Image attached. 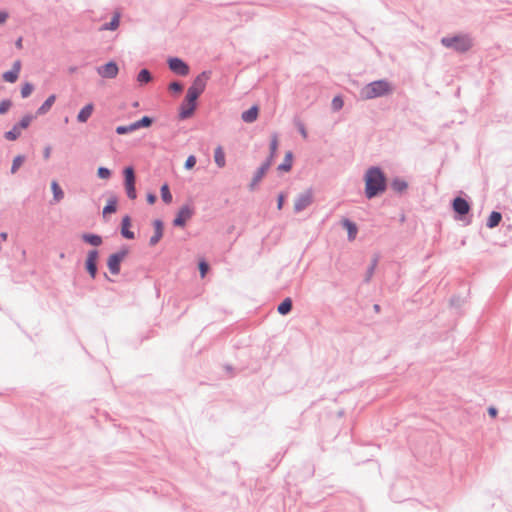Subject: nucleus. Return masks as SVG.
<instances>
[{"label": "nucleus", "instance_id": "nucleus-1", "mask_svg": "<svg viewBox=\"0 0 512 512\" xmlns=\"http://www.w3.org/2000/svg\"><path fill=\"white\" fill-rule=\"evenodd\" d=\"M365 196L367 199H373L383 194L387 189V177L378 166H372L367 169L364 175Z\"/></svg>", "mask_w": 512, "mask_h": 512}, {"label": "nucleus", "instance_id": "nucleus-2", "mask_svg": "<svg viewBox=\"0 0 512 512\" xmlns=\"http://www.w3.org/2000/svg\"><path fill=\"white\" fill-rule=\"evenodd\" d=\"M393 92L391 83L386 79L372 81L363 86L359 91L362 100H371L390 95Z\"/></svg>", "mask_w": 512, "mask_h": 512}, {"label": "nucleus", "instance_id": "nucleus-3", "mask_svg": "<svg viewBox=\"0 0 512 512\" xmlns=\"http://www.w3.org/2000/svg\"><path fill=\"white\" fill-rule=\"evenodd\" d=\"M440 43L445 48L460 54L468 52L474 45L473 38L467 33L442 37Z\"/></svg>", "mask_w": 512, "mask_h": 512}, {"label": "nucleus", "instance_id": "nucleus-4", "mask_svg": "<svg viewBox=\"0 0 512 512\" xmlns=\"http://www.w3.org/2000/svg\"><path fill=\"white\" fill-rule=\"evenodd\" d=\"M211 75L212 72L210 70H205L195 77L186 93L189 99L198 100L199 96L205 91L207 81L210 79Z\"/></svg>", "mask_w": 512, "mask_h": 512}, {"label": "nucleus", "instance_id": "nucleus-5", "mask_svg": "<svg viewBox=\"0 0 512 512\" xmlns=\"http://www.w3.org/2000/svg\"><path fill=\"white\" fill-rule=\"evenodd\" d=\"M129 254V248L127 246L121 247L119 251L111 254L107 259V266L112 275H118L121 270V262Z\"/></svg>", "mask_w": 512, "mask_h": 512}, {"label": "nucleus", "instance_id": "nucleus-6", "mask_svg": "<svg viewBox=\"0 0 512 512\" xmlns=\"http://www.w3.org/2000/svg\"><path fill=\"white\" fill-rule=\"evenodd\" d=\"M124 175V186L127 197L131 200L137 198V192L135 188L136 176L132 166L125 167L123 170Z\"/></svg>", "mask_w": 512, "mask_h": 512}, {"label": "nucleus", "instance_id": "nucleus-7", "mask_svg": "<svg viewBox=\"0 0 512 512\" xmlns=\"http://www.w3.org/2000/svg\"><path fill=\"white\" fill-rule=\"evenodd\" d=\"M167 64L169 69L176 75L187 76L190 72L189 65L179 57H169Z\"/></svg>", "mask_w": 512, "mask_h": 512}, {"label": "nucleus", "instance_id": "nucleus-8", "mask_svg": "<svg viewBox=\"0 0 512 512\" xmlns=\"http://www.w3.org/2000/svg\"><path fill=\"white\" fill-rule=\"evenodd\" d=\"M452 208L456 215L455 218L457 220H464L465 216L469 213L471 206L466 199L457 196L452 201Z\"/></svg>", "mask_w": 512, "mask_h": 512}, {"label": "nucleus", "instance_id": "nucleus-9", "mask_svg": "<svg viewBox=\"0 0 512 512\" xmlns=\"http://www.w3.org/2000/svg\"><path fill=\"white\" fill-rule=\"evenodd\" d=\"M194 213V208L189 204L181 206L173 220V225L175 227H185L186 222L192 218Z\"/></svg>", "mask_w": 512, "mask_h": 512}, {"label": "nucleus", "instance_id": "nucleus-10", "mask_svg": "<svg viewBox=\"0 0 512 512\" xmlns=\"http://www.w3.org/2000/svg\"><path fill=\"white\" fill-rule=\"evenodd\" d=\"M197 108V100L189 99V96H185L183 102L179 106V120H186L193 116Z\"/></svg>", "mask_w": 512, "mask_h": 512}, {"label": "nucleus", "instance_id": "nucleus-11", "mask_svg": "<svg viewBox=\"0 0 512 512\" xmlns=\"http://www.w3.org/2000/svg\"><path fill=\"white\" fill-rule=\"evenodd\" d=\"M98 259L99 251L97 249L88 251L87 258L85 261V269L92 279H95L98 273Z\"/></svg>", "mask_w": 512, "mask_h": 512}, {"label": "nucleus", "instance_id": "nucleus-12", "mask_svg": "<svg viewBox=\"0 0 512 512\" xmlns=\"http://www.w3.org/2000/svg\"><path fill=\"white\" fill-rule=\"evenodd\" d=\"M313 202V193L311 189L300 193L294 203V211L299 213L306 209Z\"/></svg>", "mask_w": 512, "mask_h": 512}, {"label": "nucleus", "instance_id": "nucleus-13", "mask_svg": "<svg viewBox=\"0 0 512 512\" xmlns=\"http://www.w3.org/2000/svg\"><path fill=\"white\" fill-rule=\"evenodd\" d=\"M96 70L97 73L105 79H113L117 76L119 72L118 65L113 60L105 63L104 65L98 66Z\"/></svg>", "mask_w": 512, "mask_h": 512}, {"label": "nucleus", "instance_id": "nucleus-14", "mask_svg": "<svg viewBox=\"0 0 512 512\" xmlns=\"http://www.w3.org/2000/svg\"><path fill=\"white\" fill-rule=\"evenodd\" d=\"M272 157H267V159L261 164V166L257 169L255 172L250 184L249 189L253 191L255 187L258 185V183L262 180L266 172L269 170V168L272 165Z\"/></svg>", "mask_w": 512, "mask_h": 512}, {"label": "nucleus", "instance_id": "nucleus-15", "mask_svg": "<svg viewBox=\"0 0 512 512\" xmlns=\"http://www.w3.org/2000/svg\"><path fill=\"white\" fill-rule=\"evenodd\" d=\"M20 70H21V61L16 60L12 65V69L4 72L2 77L8 83H15L19 77Z\"/></svg>", "mask_w": 512, "mask_h": 512}, {"label": "nucleus", "instance_id": "nucleus-16", "mask_svg": "<svg viewBox=\"0 0 512 512\" xmlns=\"http://www.w3.org/2000/svg\"><path fill=\"white\" fill-rule=\"evenodd\" d=\"M154 234L150 237L149 245L155 246L163 237L164 224L162 220L156 219L153 221Z\"/></svg>", "mask_w": 512, "mask_h": 512}, {"label": "nucleus", "instance_id": "nucleus-17", "mask_svg": "<svg viewBox=\"0 0 512 512\" xmlns=\"http://www.w3.org/2000/svg\"><path fill=\"white\" fill-rule=\"evenodd\" d=\"M130 226H131V217L129 215H125L121 221L120 233L123 238L132 240L135 238V234L133 231L130 230Z\"/></svg>", "mask_w": 512, "mask_h": 512}, {"label": "nucleus", "instance_id": "nucleus-18", "mask_svg": "<svg viewBox=\"0 0 512 512\" xmlns=\"http://www.w3.org/2000/svg\"><path fill=\"white\" fill-rule=\"evenodd\" d=\"M94 111V105L93 103H88L85 105L78 113L77 115V121L79 123H86L88 119L91 117L92 113Z\"/></svg>", "mask_w": 512, "mask_h": 512}, {"label": "nucleus", "instance_id": "nucleus-19", "mask_svg": "<svg viewBox=\"0 0 512 512\" xmlns=\"http://www.w3.org/2000/svg\"><path fill=\"white\" fill-rule=\"evenodd\" d=\"M342 226L347 230L348 239L350 241L356 238L358 227L357 225L348 218L342 220Z\"/></svg>", "mask_w": 512, "mask_h": 512}, {"label": "nucleus", "instance_id": "nucleus-20", "mask_svg": "<svg viewBox=\"0 0 512 512\" xmlns=\"http://www.w3.org/2000/svg\"><path fill=\"white\" fill-rule=\"evenodd\" d=\"M81 239L94 247H98L103 243V239L100 235L94 233H83Z\"/></svg>", "mask_w": 512, "mask_h": 512}, {"label": "nucleus", "instance_id": "nucleus-21", "mask_svg": "<svg viewBox=\"0 0 512 512\" xmlns=\"http://www.w3.org/2000/svg\"><path fill=\"white\" fill-rule=\"evenodd\" d=\"M258 113V107L254 105L242 113L241 119L246 123H252L257 119Z\"/></svg>", "mask_w": 512, "mask_h": 512}, {"label": "nucleus", "instance_id": "nucleus-22", "mask_svg": "<svg viewBox=\"0 0 512 512\" xmlns=\"http://www.w3.org/2000/svg\"><path fill=\"white\" fill-rule=\"evenodd\" d=\"M391 189L396 193H403L408 188V183L399 177L394 178L390 183Z\"/></svg>", "mask_w": 512, "mask_h": 512}, {"label": "nucleus", "instance_id": "nucleus-23", "mask_svg": "<svg viewBox=\"0 0 512 512\" xmlns=\"http://www.w3.org/2000/svg\"><path fill=\"white\" fill-rule=\"evenodd\" d=\"M56 100V96L54 94L50 95L44 103L37 109L36 116L45 115L52 107Z\"/></svg>", "mask_w": 512, "mask_h": 512}, {"label": "nucleus", "instance_id": "nucleus-24", "mask_svg": "<svg viewBox=\"0 0 512 512\" xmlns=\"http://www.w3.org/2000/svg\"><path fill=\"white\" fill-rule=\"evenodd\" d=\"M214 161L219 168H223L226 164L225 153L220 145L215 148Z\"/></svg>", "mask_w": 512, "mask_h": 512}, {"label": "nucleus", "instance_id": "nucleus-25", "mask_svg": "<svg viewBox=\"0 0 512 512\" xmlns=\"http://www.w3.org/2000/svg\"><path fill=\"white\" fill-rule=\"evenodd\" d=\"M292 158V152L288 151L285 155L283 162L280 165H278L277 170L280 172H289L292 168Z\"/></svg>", "mask_w": 512, "mask_h": 512}, {"label": "nucleus", "instance_id": "nucleus-26", "mask_svg": "<svg viewBox=\"0 0 512 512\" xmlns=\"http://www.w3.org/2000/svg\"><path fill=\"white\" fill-rule=\"evenodd\" d=\"M502 220V214L498 211H492L487 219L486 226L488 228H495Z\"/></svg>", "mask_w": 512, "mask_h": 512}, {"label": "nucleus", "instance_id": "nucleus-27", "mask_svg": "<svg viewBox=\"0 0 512 512\" xmlns=\"http://www.w3.org/2000/svg\"><path fill=\"white\" fill-rule=\"evenodd\" d=\"M293 308V302L291 298H285L277 307V311L281 315H287L291 312Z\"/></svg>", "mask_w": 512, "mask_h": 512}, {"label": "nucleus", "instance_id": "nucleus-28", "mask_svg": "<svg viewBox=\"0 0 512 512\" xmlns=\"http://www.w3.org/2000/svg\"><path fill=\"white\" fill-rule=\"evenodd\" d=\"M120 25V14L116 13L111 18V20L105 24L102 25L101 30H110L114 31L116 30Z\"/></svg>", "mask_w": 512, "mask_h": 512}, {"label": "nucleus", "instance_id": "nucleus-29", "mask_svg": "<svg viewBox=\"0 0 512 512\" xmlns=\"http://www.w3.org/2000/svg\"><path fill=\"white\" fill-rule=\"evenodd\" d=\"M51 190L53 193V199L56 202H60L64 198V192L57 181H52Z\"/></svg>", "mask_w": 512, "mask_h": 512}, {"label": "nucleus", "instance_id": "nucleus-30", "mask_svg": "<svg viewBox=\"0 0 512 512\" xmlns=\"http://www.w3.org/2000/svg\"><path fill=\"white\" fill-rule=\"evenodd\" d=\"M117 210V198L112 196L108 199L107 204L103 208V215L115 213Z\"/></svg>", "mask_w": 512, "mask_h": 512}, {"label": "nucleus", "instance_id": "nucleus-31", "mask_svg": "<svg viewBox=\"0 0 512 512\" xmlns=\"http://www.w3.org/2000/svg\"><path fill=\"white\" fill-rule=\"evenodd\" d=\"M152 79H153V77H152L151 72L146 68L141 69L137 75V81L140 84H147V83L151 82Z\"/></svg>", "mask_w": 512, "mask_h": 512}, {"label": "nucleus", "instance_id": "nucleus-32", "mask_svg": "<svg viewBox=\"0 0 512 512\" xmlns=\"http://www.w3.org/2000/svg\"><path fill=\"white\" fill-rule=\"evenodd\" d=\"M377 264H378V258L374 257L371 260L370 265L367 267V270H366V273H365V277H364V282L365 283H369L370 282V280L373 277V274L375 272Z\"/></svg>", "mask_w": 512, "mask_h": 512}, {"label": "nucleus", "instance_id": "nucleus-33", "mask_svg": "<svg viewBox=\"0 0 512 512\" xmlns=\"http://www.w3.org/2000/svg\"><path fill=\"white\" fill-rule=\"evenodd\" d=\"M154 122V119L150 116H143L141 119L135 121V127L136 129H141V128H148L150 127Z\"/></svg>", "mask_w": 512, "mask_h": 512}, {"label": "nucleus", "instance_id": "nucleus-34", "mask_svg": "<svg viewBox=\"0 0 512 512\" xmlns=\"http://www.w3.org/2000/svg\"><path fill=\"white\" fill-rule=\"evenodd\" d=\"M160 192H161V198H162L164 203L169 204V203L172 202V194L170 192V188H169V185L167 183H164L161 186Z\"/></svg>", "mask_w": 512, "mask_h": 512}, {"label": "nucleus", "instance_id": "nucleus-35", "mask_svg": "<svg viewBox=\"0 0 512 512\" xmlns=\"http://www.w3.org/2000/svg\"><path fill=\"white\" fill-rule=\"evenodd\" d=\"M136 127H135V123H131L129 125H121V126H117L116 129H115V132L118 134V135H125V134H128V133H132L134 131H136Z\"/></svg>", "mask_w": 512, "mask_h": 512}, {"label": "nucleus", "instance_id": "nucleus-36", "mask_svg": "<svg viewBox=\"0 0 512 512\" xmlns=\"http://www.w3.org/2000/svg\"><path fill=\"white\" fill-rule=\"evenodd\" d=\"M20 134V129L14 125L11 130L5 132L4 137L9 141H15L19 138Z\"/></svg>", "mask_w": 512, "mask_h": 512}, {"label": "nucleus", "instance_id": "nucleus-37", "mask_svg": "<svg viewBox=\"0 0 512 512\" xmlns=\"http://www.w3.org/2000/svg\"><path fill=\"white\" fill-rule=\"evenodd\" d=\"M34 116L31 115V114H27L25 116L22 117V119L17 123L15 124L20 130L21 129H26L29 127L30 123L32 122Z\"/></svg>", "mask_w": 512, "mask_h": 512}, {"label": "nucleus", "instance_id": "nucleus-38", "mask_svg": "<svg viewBox=\"0 0 512 512\" xmlns=\"http://www.w3.org/2000/svg\"><path fill=\"white\" fill-rule=\"evenodd\" d=\"M24 160H25V157L23 155H17L13 159L12 166H11V173L12 174L17 172L19 167L23 164Z\"/></svg>", "mask_w": 512, "mask_h": 512}, {"label": "nucleus", "instance_id": "nucleus-39", "mask_svg": "<svg viewBox=\"0 0 512 512\" xmlns=\"http://www.w3.org/2000/svg\"><path fill=\"white\" fill-rule=\"evenodd\" d=\"M34 90V86L33 84L29 83V82H26L22 88H21V96L22 98H27L31 95V93L33 92Z\"/></svg>", "mask_w": 512, "mask_h": 512}, {"label": "nucleus", "instance_id": "nucleus-40", "mask_svg": "<svg viewBox=\"0 0 512 512\" xmlns=\"http://www.w3.org/2000/svg\"><path fill=\"white\" fill-rule=\"evenodd\" d=\"M343 105H344V101L340 96H335L332 99L331 107H332L333 111H339L340 109H342Z\"/></svg>", "mask_w": 512, "mask_h": 512}, {"label": "nucleus", "instance_id": "nucleus-41", "mask_svg": "<svg viewBox=\"0 0 512 512\" xmlns=\"http://www.w3.org/2000/svg\"><path fill=\"white\" fill-rule=\"evenodd\" d=\"M97 176L100 179H109L111 177V170L107 167L101 166L97 169Z\"/></svg>", "mask_w": 512, "mask_h": 512}, {"label": "nucleus", "instance_id": "nucleus-42", "mask_svg": "<svg viewBox=\"0 0 512 512\" xmlns=\"http://www.w3.org/2000/svg\"><path fill=\"white\" fill-rule=\"evenodd\" d=\"M183 88V84L179 81H173L168 86V89L173 93H181L183 91Z\"/></svg>", "mask_w": 512, "mask_h": 512}, {"label": "nucleus", "instance_id": "nucleus-43", "mask_svg": "<svg viewBox=\"0 0 512 512\" xmlns=\"http://www.w3.org/2000/svg\"><path fill=\"white\" fill-rule=\"evenodd\" d=\"M12 106V102L9 99H4L0 102V114L3 115L8 112L10 107Z\"/></svg>", "mask_w": 512, "mask_h": 512}, {"label": "nucleus", "instance_id": "nucleus-44", "mask_svg": "<svg viewBox=\"0 0 512 512\" xmlns=\"http://www.w3.org/2000/svg\"><path fill=\"white\" fill-rule=\"evenodd\" d=\"M277 147H278L277 136H274L270 142V155L268 156V157H272V160L274 159Z\"/></svg>", "mask_w": 512, "mask_h": 512}, {"label": "nucleus", "instance_id": "nucleus-45", "mask_svg": "<svg viewBox=\"0 0 512 512\" xmlns=\"http://www.w3.org/2000/svg\"><path fill=\"white\" fill-rule=\"evenodd\" d=\"M197 159L194 155L188 156L184 163V168L187 170L192 169L196 165Z\"/></svg>", "mask_w": 512, "mask_h": 512}, {"label": "nucleus", "instance_id": "nucleus-46", "mask_svg": "<svg viewBox=\"0 0 512 512\" xmlns=\"http://www.w3.org/2000/svg\"><path fill=\"white\" fill-rule=\"evenodd\" d=\"M198 268L201 276L204 277L209 270V265L206 261H200L198 264Z\"/></svg>", "mask_w": 512, "mask_h": 512}, {"label": "nucleus", "instance_id": "nucleus-47", "mask_svg": "<svg viewBox=\"0 0 512 512\" xmlns=\"http://www.w3.org/2000/svg\"><path fill=\"white\" fill-rule=\"evenodd\" d=\"M296 127L298 129V131L300 132V134L306 138L307 137V131H306V128H305V125L301 122V121H296Z\"/></svg>", "mask_w": 512, "mask_h": 512}, {"label": "nucleus", "instance_id": "nucleus-48", "mask_svg": "<svg viewBox=\"0 0 512 512\" xmlns=\"http://www.w3.org/2000/svg\"><path fill=\"white\" fill-rule=\"evenodd\" d=\"M285 201V195L283 193H280L277 198V208L281 210L283 208Z\"/></svg>", "mask_w": 512, "mask_h": 512}, {"label": "nucleus", "instance_id": "nucleus-49", "mask_svg": "<svg viewBox=\"0 0 512 512\" xmlns=\"http://www.w3.org/2000/svg\"><path fill=\"white\" fill-rule=\"evenodd\" d=\"M157 201V196L154 193L147 194V202L149 204H154Z\"/></svg>", "mask_w": 512, "mask_h": 512}, {"label": "nucleus", "instance_id": "nucleus-50", "mask_svg": "<svg viewBox=\"0 0 512 512\" xmlns=\"http://www.w3.org/2000/svg\"><path fill=\"white\" fill-rule=\"evenodd\" d=\"M488 414H489V416H491L493 418L496 417L497 414H498L497 408H495L494 406L489 407L488 408Z\"/></svg>", "mask_w": 512, "mask_h": 512}, {"label": "nucleus", "instance_id": "nucleus-51", "mask_svg": "<svg viewBox=\"0 0 512 512\" xmlns=\"http://www.w3.org/2000/svg\"><path fill=\"white\" fill-rule=\"evenodd\" d=\"M9 17V14L5 11H0V25L3 24L7 18Z\"/></svg>", "mask_w": 512, "mask_h": 512}, {"label": "nucleus", "instance_id": "nucleus-52", "mask_svg": "<svg viewBox=\"0 0 512 512\" xmlns=\"http://www.w3.org/2000/svg\"><path fill=\"white\" fill-rule=\"evenodd\" d=\"M50 153H51V148L49 146H47L43 152L44 159H48L50 157Z\"/></svg>", "mask_w": 512, "mask_h": 512}, {"label": "nucleus", "instance_id": "nucleus-53", "mask_svg": "<svg viewBox=\"0 0 512 512\" xmlns=\"http://www.w3.org/2000/svg\"><path fill=\"white\" fill-rule=\"evenodd\" d=\"M15 45L17 48H22V38H18L17 41L15 42Z\"/></svg>", "mask_w": 512, "mask_h": 512}, {"label": "nucleus", "instance_id": "nucleus-54", "mask_svg": "<svg viewBox=\"0 0 512 512\" xmlns=\"http://www.w3.org/2000/svg\"><path fill=\"white\" fill-rule=\"evenodd\" d=\"M373 310L376 312V313H379L381 311V306L379 304H374L373 305Z\"/></svg>", "mask_w": 512, "mask_h": 512}, {"label": "nucleus", "instance_id": "nucleus-55", "mask_svg": "<svg viewBox=\"0 0 512 512\" xmlns=\"http://www.w3.org/2000/svg\"><path fill=\"white\" fill-rule=\"evenodd\" d=\"M77 71V67L76 66H72V67H69V73H75Z\"/></svg>", "mask_w": 512, "mask_h": 512}, {"label": "nucleus", "instance_id": "nucleus-56", "mask_svg": "<svg viewBox=\"0 0 512 512\" xmlns=\"http://www.w3.org/2000/svg\"><path fill=\"white\" fill-rule=\"evenodd\" d=\"M104 277H105L108 281H113L111 278H109V276L107 275V273H104Z\"/></svg>", "mask_w": 512, "mask_h": 512}, {"label": "nucleus", "instance_id": "nucleus-57", "mask_svg": "<svg viewBox=\"0 0 512 512\" xmlns=\"http://www.w3.org/2000/svg\"><path fill=\"white\" fill-rule=\"evenodd\" d=\"M225 368L227 371H231L233 369L232 366H230V365H227Z\"/></svg>", "mask_w": 512, "mask_h": 512}]
</instances>
